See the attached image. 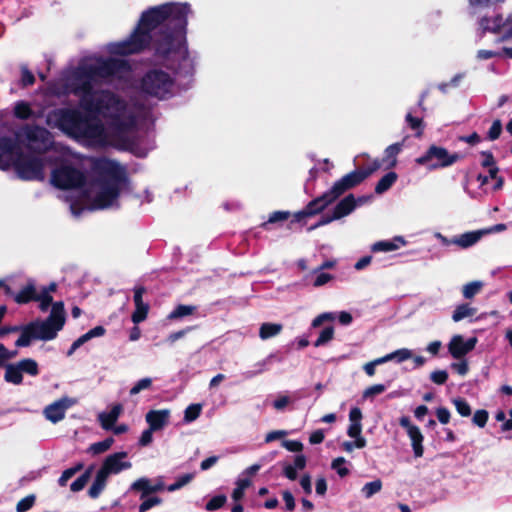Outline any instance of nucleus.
<instances>
[{
  "label": "nucleus",
  "instance_id": "1",
  "mask_svg": "<svg viewBox=\"0 0 512 512\" xmlns=\"http://www.w3.org/2000/svg\"><path fill=\"white\" fill-rule=\"evenodd\" d=\"M128 61L117 58H96L80 63L61 78L51 92L60 97L73 94L79 108H57L46 115V124L87 146L119 144L129 146L131 134L138 126L154 121L152 108L139 103H126L101 83L124 85L132 78Z\"/></svg>",
  "mask_w": 512,
  "mask_h": 512
},
{
  "label": "nucleus",
  "instance_id": "2",
  "mask_svg": "<svg viewBox=\"0 0 512 512\" xmlns=\"http://www.w3.org/2000/svg\"><path fill=\"white\" fill-rule=\"evenodd\" d=\"M188 3L169 2L145 10L131 35L110 43L108 51L115 55L140 53L149 45L158 66L145 71L134 83L135 90L149 98L164 101L176 95V78L193 76L196 55L189 52L186 32Z\"/></svg>",
  "mask_w": 512,
  "mask_h": 512
},
{
  "label": "nucleus",
  "instance_id": "3",
  "mask_svg": "<svg viewBox=\"0 0 512 512\" xmlns=\"http://www.w3.org/2000/svg\"><path fill=\"white\" fill-rule=\"evenodd\" d=\"M93 180L86 184L82 171L62 165L51 173V183L68 190L61 198L69 204L71 214L79 217L84 211L118 209L119 197L128 189L126 170L119 163L101 158L93 166Z\"/></svg>",
  "mask_w": 512,
  "mask_h": 512
},
{
  "label": "nucleus",
  "instance_id": "4",
  "mask_svg": "<svg viewBox=\"0 0 512 512\" xmlns=\"http://www.w3.org/2000/svg\"><path fill=\"white\" fill-rule=\"evenodd\" d=\"M371 171L354 170L337 180L333 186L321 196L311 200L301 211L294 214L295 221L300 222L304 218L312 217L322 212L334 203L347 190L357 186L365 180Z\"/></svg>",
  "mask_w": 512,
  "mask_h": 512
},
{
  "label": "nucleus",
  "instance_id": "5",
  "mask_svg": "<svg viewBox=\"0 0 512 512\" xmlns=\"http://www.w3.org/2000/svg\"><path fill=\"white\" fill-rule=\"evenodd\" d=\"M65 323L63 302L52 305L50 315L45 320H36L24 325L23 334L15 342L16 347H28L33 340H53Z\"/></svg>",
  "mask_w": 512,
  "mask_h": 512
},
{
  "label": "nucleus",
  "instance_id": "6",
  "mask_svg": "<svg viewBox=\"0 0 512 512\" xmlns=\"http://www.w3.org/2000/svg\"><path fill=\"white\" fill-rule=\"evenodd\" d=\"M13 167L18 178L25 181H43L45 179V159L19 152Z\"/></svg>",
  "mask_w": 512,
  "mask_h": 512
},
{
  "label": "nucleus",
  "instance_id": "7",
  "mask_svg": "<svg viewBox=\"0 0 512 512\" xmlns=\"http://www.w3.org/2000/svg\"><path fill=\"white\" fill-rule=\"evenodd\" d=\"M460 159L462 155L459 153H450L442 146L431 145L423 155L415 159V162L432 171L452 166Z\"/></svg>",
  "mask_w": 512,
  "mask_h": 512
},
{
  "label": "nucleus",
  "instance_id": "8",
  "mask_svg": "<svg viewBox=\"0 0 512 512\" xmlns=\"http://www.w3.org/2000/svg\"><path fill=\"white\" fill-rule=\"evenodd\" d=\"M478 24L483 33L490 32L499 35L500 41L512 39V12L505 18L500 14L482 17Z\"/></svg>",
  "mask_w": 512,
  "mask_h": 512
},
{
  "label": "nucleus",
  "instance_id": "9",
  "mask_svg": "<svg viewBox=\"0 0 512 512\" xmlns=\"http://www.w3.org/2000/svg\"><path fill=\"white\" fill-rule=\"evenodd\" d=\"M21 135L30 148L39 152L48 150L53 144L52 134L38 125H25L21 129Z\"/></svg>",
  "mask_w": 512,
  "mask_h": 512
},
{
  "label": "nucleus",
  "instance_id": "10",
  "mask_svg": "<svg viewBox=\"0 0 512 512\" xmlns=\"http://www.w3.org/2000/svg\"><path fill=\"white\" fill-rule=\"evenodd\" d=\"M21 147L17 140L12 137H0V169L8 170L13 166Z\"/></svg>",
  "mask_w": 512,
  "mask_h": 512
},
{
  "label": "nucleus",
  "instance_id": "11",
  "mask_svg": "<svg viewBox=\"0 0 512 512\" xmlns=\"http://www.w3.org/2000/svg\"><path fill=\"white\" fill-rule=\"evenodd\" d=\"M127 456V452L124 451L107 456L98 471L108 478L109 475L118 474L131 468L132 464L130 461L126 460Z\"/></svg>",
  "mask_w": 512,
  "mask_h": 512
},
{
  "label": "nucleus",
  "instance_id": "12",
  "mask_svg": "<svg viewBox=\"0 0 512 512\" xmlns=\"http://www.w3.org/2000/svg\"><path fill=\"white\" fill-rule=\"evenodd\" d=\"M74 404L75 401L73 399L69 397H62L47 405L43 410V415L46 420L56 424L65 418L66 411Z\"/></svg>",
  "mask_w": 512,
  "mask_h": 512
},
{
  "label": "nucleus",
  "instance_id": "13",
  "mask_svg": "<svg viewBox=\"0 0 512 512\" xmlns=\"http://www.w3.org/2000/svg\"><path fill=\"white\" fill-rule=\"evenodd\" d=\"M477 343L476 337L465 339L462 335H454L448 343V351L455 359H461L471 352Z\"/></svg>",
  "mask_w": 512,
  "mask_h": 512
},
{
  "label": "nucleus",
  "instance_id": "14",
  "mask_svg": "<svg viewBox=\"0 0 512 512\" xmlns=\"http://www.w3.org/2000/svg\"><path fill=\"white\" fill-rule=\"evenodd\" d=\"M399 424L406 430L407 435L411 440V446L414 452V456L417 458L421 457L423 455L424 448L422 445L423 435L420 429L416 425L412 424L409 417L407 416H402L399 419Z\"/></svg>",
  "mask_w": 512,
  "mask_h": 512
},
{
  "label": "nucleus",
  "instance_id": "15",
  "mask_svg": "<svg viewBox=\"0 0 512 512\" xmlns=\"http://www.w3.org/2000/svg\"><path fill=\"white\" fill-rule=\"evenodd\" d=\"M171 411L169 409L149 410L145 415V421L151 430H163L170 422Z\"/></svg>",
  "mask_w": 512,
  "mask_h": 512
},
{
  "label": "nucleus",
  "instance_id": "16",
  "mask_svg": "<svg viewBox=\"0 0 512 512\" xmlns=\"http://www.w3.org/2000/svg\"><path fill=\"white\" fill-rule=\"evenodd\" d=\"M307 459L303 454H298L294 456L292 462H284L282 464L283 475L294 481L298 477L299 471L303 470L306 467Z\"/></svg>",
  "mask_w": 512,
  "mask_h": 512
},
{
  "label": "nucleus",
  "instance_id": "17",
  "mask_svg": "<svg viewBox=\"0 0 512 512\" xmlns=\"http://www.w3.org/2000/svg\"><path fill=\"white\" fill-rule=\"evenodd\" d=\"M123 412V406L120 403L114 404L110 411L101 412L98 414V421L104 430H111L113 425L116 423L121 413Z\"/></svg>",
  "mask_w": 512,
  "mask_h": 512
},
{
  "label": "nucleus",
  "instance_id": "18",
  "mask_svg": "<svg viewBox=\"0 0 512 512\" xmlns=\"http://www.w3.org/2000/svg\"><path fill=\"white\" fill-rule=\"evenodd\" d=\"M407 241L402 236H395L389 240H381L377 241L371 246L372 252H392L398 250L399 248L405 246Z\"/></svg>",
  "mask_w": 512,
  "mask_h": 512
},
{
  "label": "nucleus",
  "instance_id": "19",
  "mask_svg": "<svg viewBox=\"0 0 512 512\" xmlns=\"http://www.w3.org/2000/svg\"><path fill=\"white\" fill-rule=\"evenodd\" d=\"M357 207V201L353 194H349L339 201L333 209L334 218L337 220L351 214Z\"/></svg>",
  "mask_w": 512,
  "mask_h": 512
},
{
  "label": "nucleus",
  "instance_id": "20",
  "mask_svg": "<svg viewBox=\"0 0 512 512\" xmlns=\"http://www.w3.org/2000/svg\"><path fill=\"white\" fill-rule=\"evenodd\" d=\"M38 295L39 292L36 289L34 281L30 280L18 293L13 295V297L16 303L25 304L30 301H37Z\"/></svg>",
  "mask_w": 512,
  "mask_h": 512
},
{
  "label": "nucleus",
  "instance_id": "21",
  "mask_svg": "<svg viewBox=\"0 0 512 512\" xmlns=\"http://www.w3.org/2000/svg\"><path fill=\"white\" fill-rule=\"evenodd\" d=\"M105 334V329L102 326H96L92 329H90L85 334L81 335L79 338H77L72 345L70 346L69 350L67 351V355L71 356L78 348H80L83 344L88 342L89 340L101 337Z\"/></svg>",
  "mask_w": 512,
  "mask_h": 512
},
{
  "label": "nucleus",
  "instance_id": "22",
  "mask_svg": "<svg viewBox=\"0 0 512 512\" xmlns=\"http://www.w3.org/2000/svg\"><path fill=\"white\" fill-rule=\"evenodd\" d=\"M56 287V283L52 282L48 286L42 287L39 291L37 302H39V308L41 311L45 312L51 305H53L51 293L56 290Z\"/></svg>",
  "mask_w": 512,
  "mask_h": 512
},
{
  "label": "nucleus",
  "instance_id": "23",
  "mask_svg": "<svg viewBox=\"0 0 512 512\" xmlns=\"http://www.w3.org/2000/svg\"><path fill=\"white\" fill-rule=\"evenodd\" d=\"M481 238V232L472 231L466 232L459 236L454 237V245H457L461 248H469L476 244Z\"/></svg>",
  "mask_w": 512,
  "mask_h": 512
},
{
  "label": "nucleus",
  "instance_id": "24",
  "mask_svg": "<svg viewBox=\"0 0 512 512\" xmlns=\"http://www.w3.org/2000/svg\"><path fill=\"white\" fill-rule=\"evenodd\" d=\"M15 365L22 376L27 374L31 377H35L39 374L38 363L32 358H25L17 361L15 362Z\"/></svg>",
  "mask_w": 512,
  "mask_h": 512
},
{
  "label": "nucleus",
  "instance_id": "25",
  "mask_svg": "<svg viewBox=\"0 0 512 512\" xmlns=\"http://www.w3.org/2000/svg\"><path fill=\"white\" fill-rule=\"evenodd\" d=\"M283 329V325L280 323H263L259 329V337L262 340H267L277 336Z\"/></svg>",
  "mask_w": 512,
  "mask_h": 512
},
{
  "label": "nucleus",
  "instance_id": "26",
  "mask_svg": "<svg viewBox=\"0 0 512 512\" xmlns=\"http://www.w3.org/2000/svg\"><path fill=\"white\" fill-rule=\"evenodd\" d=\"M4 368H5L4 380L7 383H10L13 385H21L23 383V377L20 374L15 363H8V364L4 365Z\"/></svg>",
  "mask_w": 512,
  "mask_h": 512
},
{
  "label": "nucleus",
  "instance_id": "27",
  "mask_svg": "<svg viewBox=\"0 0 512 512\" xmlns=\"http://www.w3.org/2000/svg\"><path fill=\"white\" fill-rule=\"evenodd\" d=\"M476 311V308L467 303L460 304L454 309L452 313V320L454 322H460L465 318L474 316Z\"/></svg>",
  "mask_w": 512,
  "mask_h": 512
},
{
  "label": "nucleus",
  "instance_id": "28",
  "mask_svg": "<svg viewBox=\"0 0 512 512\" xmlns=\"http://www.w3.org/2000/svg\"><path fill=\"white\" fill-rule=\"evenodd\" d=\"M107 477L100 471L97 472L95 479L88 490V495L91 498H97L106 486Z\"/></svg>",
  "mask_w": 512,
  "mask_h": 512
},
{
  "label": "nucleus",
  "instance_id": "29",
  "mask_svg": "<svg viewBox=\"0 0 512 512\" xmlns=\"http://www.w3.org/2000/svg\"><path fill=\"white\" fill-rule=\"evenodd\" d=\"M13 114L18 119L26 120L33 115V110L28 102L21 100L14 104Z\"/></svg>",
  "mask_w": 512,
  "mask_h": 512
},
{
  "label": "nucleus",
  "instance_id": "30",
  "mask_svg": "<svg viewBox=\"0 0 512 512\" xmlns=\"http://www.w3.org/2000/svg\"><path fill=\"white\" fill-rule=\"evenodd\" d=\"M397 174L395 172H388L385 174L376 184L375 192L377 194H382L396 182Z\"/></svg>",
  "mask_w": 512,
  "mask_h": 512
},
{
  "label": "nucleus",
  "instance_id": "31",
  "mask_svg": "<svg viewBox=\"0 0 512 512\" xmlns=\"http://www.w3.org/2000/svg\"><path fill=\"white\" fill-rule=\"evenodd\" d=\"M131 490L135 491H141L143 499L147 494L154 493V489L152 486V481L146 477H142L137 479L135 482L131 485Z\"/></svg>",
  "mask_w": 512,
  "mask_h": 512
},
{
  "label": "nucleus",
  "instance_id": "32",
  "mask_svg": "<svg viewBox=\"0 0 512 512\" xmlns=\"http://www.w3.org/2000/svg\"><path fill=\"white\" fill-rule=\"evenodd\" d=\"M196 307L193 305H183L180 304L176 306L168 315L169 320L179 319L186 316H189L194 313Z\"/></svg>",
  "mask_w": 512,
  "mask_h": 512
},
{
  "label": "nucleus",
  "instance_id": "33",
  "mask_svg": "<svg viewBox=\"0 0 512 512\" xmlns=\"http://www.w3.org/2000/svg\"><path fill=\"white\" fill-rule=\"evenodd\" d=\"M481 156L483 157V160L481 162V165L484 168H488V172L490 173V177L496 178L498 174V167L495 163L494 157L491 152L489 151H483L481 152Z\"/></svg>",
  "mask_w": 512,
  "mask_h": 512
},
{
  "label": "nucleus",
  "instance_id": "34",
  "mask_svg": "<svg viewBox=\"0 0 512 512\" xmlns=\"http://www.w3.org/2000/svg\"><path fill=\"white\" fill-rule=\"evenodd\" d=\"M114 443V439L112 437L106 438L103 441H99L96 443H93L89 446L87 452L92 455H99L111 448V446Z\"/></svg>",
  "mask_w": 512,
  "mask_h": 512
},
{
  "label": "nucleus",
  "instance_id": "35",
  "mask_svg": "<svg viewBox=\"0 0 512 512\" xmlns=\"http://www.w3.org/2000/svg\"><path fill=\"white\" fill-rule=\"evenodd\" d=\"M504 1L505 0H469V4L473 13H479L484 9L492 8Z\"/></svg>",
  "mask_w": 512,
  "mask_h": 512
},
{
  "label": "nucleus",
  "instance_id": "36",
  "mask_svg": "<svg viewBox=\"0 0 512 512\" xmlns=\"http://www.w3.org/2000/svg\"><path fill=\"white\" fill-rule=\"evenodd\" d=\"M201 404H190L184 411L183 422L188 424L195 421L201 414Z\"/></svg>",
  "mask_w": 512,
  "mask_h": 512
},
{
  "label": "nucleus",
  "instance_id": "37",
  "mask_svg": "<svg viewBox=\"0 0 512 512\" xmlns=\"http://www.w3.org/2000/svg\"><path fill=\"white\" fill-rule=\"evenodd\" d=\"M482 287L483 283L481 281H472L465 284L462 288L463 297L465 299H472L481 291Z\"/></svg>",
  "mask_w": 512,
  "mask_h": 512
},
{
  "label": "nucleus",
  "instance_id": "38",
  "mask_svg": "<svg viewBox=\"0 0 512 512\" xmlns=\"http://www.w3.org/2000/svg\"><path fill=\"white\" fill-rule=\"evenodd\" d=\"M273 355H269L267 358L257 362L254 367L256 368L254 371H246L243 373L246 379L253 378L254 376L261 374L268 370V365L272 359Z\"/></svg>",
  "mask_w": 512,
  "mask_h": 512
},
{
  "label": "nucleus",
  "instance_id": "39",
  "mask_svg": "<svg viewBox=\"0 0 512 512\" xmlns=\"http://www.w3.org/2000/svg\"><path fill=\"white\" fill-rule=\"evenodd\" d=\"M381 489H382V482L380 479H376L374 481L366 483L362 487L361 492L365 498L369 499L376 493L380 492Z\"/></svg>",
  "mask_w": 512,
  "mask_h": 512
},
{
  "label": "nucleus",
  "instance_id": "40",
  "mask_svg": "<svg viewBox=\"0 0 512 512\" xmlns=\"http://www.w3.org/2000/svg\"><path fill=\"white\" fill-rule=\"evenodd\" d=\"M148 311H149L148 304L136 305L135 310L131 316L132 322L136 325L143 322L147 318Z\"/></svg>",
  "mask_w": 512,
  "mask_h": 512
},
{
  "label": "nucleus",
  "instance_id": "41",
  "mask_svg": "<svg viewBox=\"0 0 512 512\" xmlns=\"http://www.w3.org/2000/svg\"><path fill=\"white\" fill-rule=\"evenodd\" d=\"M387 389L385 384H374L367 387L362 394V398L365 400H371L373 397L382 394Z\"/></svg>",
  "mask_w": 512,
  "mask_h": 512
},
{
  "label": "nucleus",
  "instance_id": "42",
  "mask_svg": "<svg viewBox=\"0 0 512 512\" xmlns=\"http://www.w3.org/2000/svg\"><path fill=\"white\" fill-rule=\"evenodd\" d=\"M290 213L288 211H274L268 217V220L262 223L261 227L268 229L269 224L285 221L289 218Z\"/></svg>",
  "mask_w": 512,
  "mask_h": 512
},
{
  "label": "nucleus",
  "instance_id": "43",
  "mask_svg": "<svg viewBox=\"0 0 512 512\" xmlns=\"http://www.w3.org/2000/svg\"><path fill=\"white\" fill-rule=\"evenodd\" d=\"M334 337V329L332 326H328L324 328L321 332L319 337L314 343L315 347L324 346L328 342H330Z\"/></svg>",
  "mask_w": 512,
  "mask_h": 512
},
{
  "label": "nucleus",
  "instance_id": "44",
  "mask_svg": "<svg viewBox=\"0 0 512 512\" xmlns=\"http://www.w3.org/2000/svg\"><path fill=\"white\" fill-rule=\"evenodd\" d=\"M406 122L408 126L416 131V136H421L423 132V121L421 118L412 116L411 112H408L406 115Z\"/></svg>",
  "mask_w": 512,
  "mask_h": 512
},
{
  "label": "nucleus",
  "instance_id": "45",
  "mask_svg": "<svg viewBox=\"0 0 512 512\" xmlns=\"http://www.w3.org/2000/svg\"><path fill=\"white\" fill-rule=\"evenodd\" d=\"M346 463L347 461L344 457H337L332 461L331 468L335 470L340 477H345L349 473Z\"/></svg>",
  "mask_w": 512,
  "mask_h": 512
},
{
  "label": "nucleus",
  "instance_id": "46",
  "mask_svg": "<svg viewBox=\"0 0 512 512\" xmlns=\"http://www.w3.org/2000/svg\"><path fill=\"white\" fill-rule=\"evenodd\" d=\"M152 385V379L149 377L138 380L130 389V395L134 396L143 390L149 389Z\"/></svg>",
  "mask_w": 512,
  "mask_h": 512
},
{
  "label": "nucleus",
  "instance_id": "47",
  "mask_svg": "<svg viewBox=\"0 0 512 512\" xmlns=\"http://www.w3.org/2000/svg\"><path fill=\"white\" fill-rule=\"evenodd\" d=\"M227 501V497L225 495H217L212 497L206 504L205 509L207 511H215L221 508Z\"/></svg>",
  "mask_w": 512,
  "mask_h": 512
},
{
  "label": "nucleus",
  "instance_id": "48",
  "mask_svg": "<svg viewBox=\"0 0 512 512\" xmlns=\"http://www.w3.org/2000/svg\"><path fill=\"white\" fill-rule=\"evenodd\" d=\"M453 403L461 416L468 417L471 415V407L465 399L457 398L453 400Z\"/></svg>",
  "mask_w": 512,
  "mask_h": 512
},
{
  "label": "nucleus",
  "instance_id": "49",
  "mask_svg": "<svg viewBox=\"0 0 512 512\" xmlns=\"http://www.w3.org/2000/svg\"><path fill=\"white\" fill-rule=\"evenodd\" d=\"M82 464L64 470L58 479L60 486H65L70 478H72L79 470L82 469Z\"/></svg>",
  "mask_w": 512,
  "mask_h": 512
},
{
  "label": "nucleus",
  "instance_id": "50",
  "mask_svg": "<svg viewBox=\"0 0 512 512\" xmlns=\"http://www.w3.org/2000/svg\"><path fill=\"white\" fill-rule=\"evenodd\" d=\"M193 479V475L192 474H183L181 475L177 480L176 482H174L173 484H170L168 487H167V490L169 492H174L176 490H179L181 489L182 487H184L186 484H188L191 480Z\"/></svg>",
  "mask_w": 512,
  "mask_h": 512
},
{
  "label": "nucleus",
  "instance_id": "51",
  "mask_svg": "<svg viewBox=\"0 0 512 512\" xmlns=\"http://www.w3.org/2000/svg\"><path fill=\"white\" fill-rule=\"evenodd\" d=\"M90 478V470L83 473L80 477H78L76 480H74L70 486L71 490L73 492H79L81 491L87 484L88 480Z\"/></svg>",
  "mask_w": 512,
  "mask_h": 512
},
{
  "label": "nucleus",
  "instance_id": "52",
  "mask_svg": "<svg viewBox=\"0 0 512 512\" xmlns=\"http://www.w3.org/2000/svg\"><path fill=\"white\" fill-rule=\"evenodd\" d=\"M403 144L400 142L389 145L385 150V155L387 159L392 160V164L396 163V157L401 152Z\"/></svg>",
  "mask_w": 512,
  "mask_h": 512
},
{
  "label": "nucleus",
  "instance_id": "53",
  "mask_svg": "<svg viewBox=\"0 0 512 512\" xmlns=\"http://www.w3.org/2000/svg\"><path fill=\"white\" fill-rule=\"evenodd\" d=\"M336 319V313L334 312H324L315 317L312 321L311 326L313 328H317L321 326L324 322L334 321Z\"/></svg>",
  "mask_w": 512,
  "mask_h": 512
},
{
  "label": "nucleus",
  "instance_id": "54",
  "mask_svg": "<svg viewBox=\"0 0 512 512\" xmlns=\"http://www.w3.org/2000/svg\"><path fill=\"white\" fill-rule=\"evenodd\" d=\"M35 502V496L34 495H28L21 499L16 506L17 512H25L29 510Z\"/></svg>",
  "mask_w": 512,
  "mask_h": 512
},
{
  "label": "nucleus",
  "instance_id": "55",
  "mask_svg": "<svg viewBox=\"0 0 512 512\" xmlns=\"http://www.w3.org/2000/svg\"><path fill=\"white\" fill-rule=\"evenodd\" d=\"M35 82V77L33 73L26 67H21V84L22 86H30L33 85Z\"/></svg>",
  "mask_w": 512,
  "mask_h": 512
},
{
  "label": "nucleus",
  "instance_id": "56",
  "mask_svg": "<svg viewBox=\"0 0 512 512\" xmlns=\"http://www.w3.org/2000/svg\"><path fill=\"white\" fill-rule=\"evenodd\" d=\"M488 420V412L486 410H477L472 418V421L478 427L483 428Z\"/></svg>",
  "mask_w": 512,
  "mask_h": 512
},
{
  "label": "nucleus",
  "instance_id": "57",
  "mask_svg": "<svg viewBox=\"0 0 512 512\" xmlns=\"http://www.w3.org/2000/svg\"><path fill=\"white\" fill-rule=\"evenodd\" d=\"M395 362L402 363L406 360H409L413 357V353L408 348H401L394 351Z\"/></svg>",
  "mask_w": 512,
  "mask_h": 512
},
{
  "label": "nucleus",
  "instance_id": "58",
  "mask_svg": "<svg viewBox=\"0 0 512 512\" xmlns=\"http://www.w3.org/2000/svg\"><path fill=\"white\" fill-rule=\"evenodd\" d=\"M432 382L438 385L444 384L448 379V373L446 370H436L430 374Z\"/></svg>",
  "mask_w": 512,
  "mask_h": 512
},
{
  "label": "nucleus",
  "instance_id": "59",
  "mask_svg": "<svg viewBox=\"0 0 512 512\" xmlns=\"http://www.w3.org/2000/svg\"><path fill=\"white\" fill-rule=\"evenodd\" d=\"M156 432L155 430H151V428L148 426L147 429H145L139 438L138 444L142 447L148 446L153 441V433Z\"/></svg>",
  "mask_w": 512,
  "mask_h": 512
},
{
  "label": "nucleus",
  "instance_id": "60",
  "mask_svg": "<svg viewBox=\"0 0 512 512\" xmlns=\"http://www.w3.org/2000/svg\"><path fill=\"white\" fill-rule=\"evenodd\" d=\"M160 503H161V499L159 497L147 498V499L143 500V502L140 504L139 512H146L149 509L153 508L154 506H156Z\"/></svg>",
  "mask_w": 512,
  "mask_h": 512
},
{
  "label": "nucleus",
  "instance_id": "61",
  "mask_svg": "<svg viewBox=\"0 0 512 512\" xmlns=\"http://www.w3.org/2000/svg\"><path fill=\"white\" fill-rule=\"evenodd\" d=\"M502 131V122L500 120L493 121L489 131H488V138L490 140H496Z\"/></svg>",
  "mask_w": 512,
  "mask_h": 512
},
{
  "label": "nucleus",
  "instance_id": "62",
  "mask_svg": "<svg viewBox=\"0 0 512 512\" xmlns=\"http://www.w3.org/2000/svg\"><path fill=\"white\" fill-rule=\"evenodd\" d=\"M316 273H317V275L313 282V285L315 287H321V286L327 284L333 278L331 274L326 273V272L318 271Z\"/></svg>",
  "mask_w": 512,
  "mask_h": 512
},
{
  "label": "nucleus",
  "instance_id": "63",
  "mask_svg": "<svg viewBox=\"0 0 512 512\" xmlns=\"http://www.w3.org/2000/svg\"><path fill=\"white\" fill-rule=\"evenodd\" d=\"M282 446L290 452H300L303 449V444L297 440H285Z\"/></svg>",
  "mask_w": 512,
  "mask_h": 512
},
{
  "label": "nucleus",
  "instance_id": "64",
  "mask_svg": "<svg viewBox=\"0 0 512 512\" xmlns=\"http://www.w3.org/2000/svg\"><path fill=\"white\" fill-rule=\"evenodd\" d=\"M499 56H501V52H497V51H493V50H486V49L478 50L477 54H476V58L481 61L488 60L493 57H499Z\"/></svg>",
  "mask_w": 512,
  "mask_h": 512
}]
</instances>
